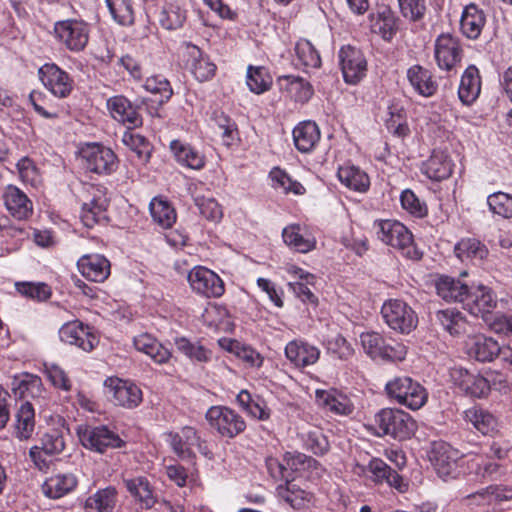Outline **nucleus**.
<instances>
[{"label":"nucleus","instance_id":"f257e3e1","mask_svg":"<svg viewBox=\"0 0 512 512\" xmlns=\"http://www.w3.org/2000/svg\"><path fill=\"white\" fill-rule=\"evenodd\" d=\"M367 427L378 437L391 436L394 439L404 440L413 435L416 424L414 419L400 409L384 408L378 411L373 423Z\"/></svg>","mask_w":512,"mask_h":512},{"label":"nucleus","instance_id":"f03ea898","mask_svg":"<svg viewBox=\"0 0 512 512\" xmlns=\"http://www.w3.org/2000/svg\"><path fill=\"white\" fill-rule=\"evenodd\" d=\"M373 229L382 243L399 250L409 259H420L421 253L414 245L412 233L401 222L393 219L376 220Z\"/></svg>","mask_w":512,"mask_h":512},{"label":"nucleus","instance_id":"7ed1b4c3","mask_svg":"<svg viewBox=\"0 0 512 512\" xmlns=\"http://www.w3.org/2000/svg\"><path fill=\"white\" fill-rule=\"evenodd\" d=\"M385 391L390 399L411 410L420 409L428 400L426 388L408 376L391 379L386 383Z\"/></svg>","mask_w":512,"mask_h":512},{"label":"nucleus","instance_id":"20e7f679","mask_svg":"<svg viewBox=\"0 0 512 512\" xmlns=\"http://www.w3.org/2000/svg\"><path fill=\"white\" fill-rule=\"evenodd\" d=\"M429 458L437 475L444 481L456 479L461 474H465L463 461H466L467 457L445 442L434 443Z\"/></svg>","mask_w":512,"mask_h":512},{"label":"nucleus","instance_id":"39448f33","mask_svg":"<svg viewBox=\"0 0 512 512\" xmlns=\"http://www.w3.org/2000/svg\"><path fill=\"white\" fill-rule=\"evenodd\" d=\"M83 167L91 173L110 175L118 167V159L112 149L100 143H86L79 151Z\"/></svg>","mask_w":512,"mask_h":512},{"label":"nucleus","instance_id":"423d86ee","mask_svg":"<svg viewBox=\"0 0 512 512\" xmlns=\"http://www.w3.org/2000/svg\"><path fill=\"white\" fill-rule=\"evenodd\" d=\"M205 419L209 426L223 438H235L246 429L244 418L227 406H211L206 411Z\"/></svg>","mask_w":512,"mask_h":512},{"label":"nucleus","instance_id":"0eeeda50","mask_svg":"<svg viewBox=\"0 0 512 512\" xmlns=\"http://www.w3.org/2000/svg\"><path fill=\"white\" fill-rule=\"evenodd\" d=\"M84 188L80 219L84 226L93 228L95 225L104 223L107 220L108 199L105 194V188L102 186L88 184Z\"/></svg>","mask_w":512,"mask_h":512},{"label":"nucleus","instance_id":"6e6552de","mask_svg":"<svg viewBox=\"0 0 512 512\" xmlns=\"http://www.w3.org/2000/svg\"><path fill=\"white\" fill-rule=\"evenodd\" d=\"M77 435L80 443L86 449L98 453H104L108 449L119 448L123 445L119 435L104 425H79Z\"/></svg>","mask_w":512,"mask_h":512},{"label":"nucleus","instance_id":"1a4fd4ad","mask_svg":"<svg viewBox=\"0 0 512 512\" xmlns=\"http://www.w3.org/2000/svg\"><path fill=\"white\" fill-rule=\"evenodd\" d=\"M385 323L394 331L402 334L410 333L417 326V316L413 309L404 301L389 299L381 308Z\"/></svg>","mask_w":512,"mask_h":512},{"label":"nucleus","instance_id":"9d476101","mask_svg":"<svg viewBox=\"0 0 512 512\" xmlns=\"http://www.w3.org/2000/svg\"><path fill=\"white\" fill-rule=\"evenodd\" d=\"M355 473L369 477L375 484L386 483L400 493L408 490V483L380 458H372L367 465H357Z\"/></svg>","mask_w":512,"mask_h":512},{"label":"nucleus","instance_id":"9b49d317","mask_svg":"<svg viewBox=\"0 0 512 512\" xmlns=\"http://www.w3.org/2000/svg\"><path fill=\"white\" fill-rule=\"evenodd\" d=\"M57 38L71 51L83 50L89 40V26L83 20L67 19L55 23Z\"/></svg>","mask_w":512,"mask_h":512},{"label":"nucleus","instance_id":"f8f14e48","mask_svg":"<svg viewBox=\"0 0 512 512\" xmlns=\"http://www.w3.org/2000/svg\"><path fill=\"white\" fill-rule=\"evenodd\" d=\"M104 386L112 396L114 404L125 409H134L143 400L141 388L129 380L110 377L105 380Z\"/></svg>","mask_w":512,"mask_h":512},{"label":"nucleus","instance_id":"ddd939ff","mask_svg":"<svg viewBox=\"0 0 512 512\" xmlns=\"http://www.w3.org/2000/svg\"><path fill=\"white\" fill-rule=\"evenodd\" d=\"M188 282L194 292L207 298L220 297L225 291L223 280L203 266H196L188 273Z\"/></svg>","mask_w":512,"mask_h":512},{"label":"nucleus","instance_id":"4468645a","mask_svg":"<svg viewBox=\"0 0 512 512\" xmlns=\"http://www.w3.org/2000/svg\"><path fill=\"white\" fill-rule=\"evenodd\" d=\"M339 62L343 78L348 84H357L367 72V60L363 52L351 45L341 47Z\"/></svg>","mask_w":512,"mask_h":512},{"label":"nucleus","instance_id":"2eb2a0df","mask_svg":"<svg viewBox=\"0 0 512 512\" xmlns=\"http://www.w3.org/2000/svg\"><path fill=\"white\" fill-rule=\"evenodd\" d=\"M59 337L62 342L75 345L85 352L92 351L99 343L93 328L79 320L65 323L59 330Z\"/></svg>","mask_w":512,"mask_h":512},{"label":"nucleus","instance_id":"dca6fc26","mask_svg":"<svg viewBox=\"0 0 512 512\" xmlns=\"http://www.w3.org/2000/svg\"><path fill=\"white\" fill-rule=\"evenodd\" d=\"M43 86L55 97L66 98L73 89V80L69 74L54 63H45L38 70Z\"/></svg>","mask_w":512,"mask_h":512},{"label":"nucleus","instance_id":"f3484780","mask_svg":"<svg viewBox=\"0 0 512 512\" xmlns=\"http://www.w3.org/2000/svg\"><path fill=\"white\" fill-rule=\"evenodd\" d=\"M463 50L457 37L451 34H441L435 40L434 56L440 69L451 71L462 60Z\"/></svg>","mask_w":512,"mask_h":512},{"label":"nucleus","instance_id":"a211bd4d","mask_svg":"<svg viewBox=\"0 0 512 512\" xmlns=\"http://www.w3.org/2000/svg\"><path fill=\"white\" fill-rule=\"evenodd\" d=\"M463 464L465 474L479 483L495 481L504 474L503 467L488 455H471Z\"/></svg>","mask_w":512,"mask_h":512},{"label":"nucleus","instance_id":"6ab92c4d","mask_svg":"<svg viewBox=\"0 0 512 512\" xmlns=\"http://www.w3.org/2000/svg\"><path fill=\"white\" fill-rule=\"evenodd\" d=\"M497 306V297L491 288L485 285H478L467 290L464 298L463 308L471 315L484 316L492 312Z\"/></svg>","mask_w":512,"mask_h":512},{"label":"nucleus","instance_id":"aec40b11","mask_svg":"<svg viewBox=\"0 0 512 512\" xmlns=\"http://www.w3.org/2000/svg\"><path fill=\"white\" fill-rule=\"evenodd\" d=\"M184 48L187 57L186 66L194 77L200 82L211 80L215 76L217 67L208 55L191 43H185Z\"/></svg>","mask_w":512,"mask_h":512},{"label":"nucleus","instance_id":"412c9836","mask_svg":"<svg viewBox=\"0 0 512 512\" xmlns=\"http://www.w3.org/2000/svg\"><path fill=\"white\" fill-rule=\"evenodd\" d=\"M107 109L116 121L127 126L128 129L140 127L142 117L137 108L123 95H116L107 100Z\"/></svg>","mask_w":512,"mask_h":512},{"label":"nucleus","instance_id":"4be33fe9","mask_svg":"<svg viewBox=\"0 0 512 512\" xmlns=\"http://www.w3.org/2000/svg\"><path fill=\"white\" fill-rule=\"evenodd\" d=\"M312 461V458L302 453H286L282 461L277 458L269 457L266 460V465L270 475L274 479L286 481L291 476L289 470H300L305 464L309 466Z\"/></svg>","mask_w":512,"mask_h":512},{"label":"nucleus","instance_id":"5701e85b","mask_svg":"<svg viewBox=\"0 0 512 512\" xmlns=\"http://www.w3.org/2000/svg\"><path fill=\"white\" fill-rule=\"evenodd\" d=\"M3 201L9 214L17 220H26L33 214V202L17 186L5 188Z\"/></svg>","mask_w":512,"mask_h":512},{"label":"nucleus","instance_id":"b1692460","mask_svg":"<svg viewBox=\"0 0 512 512\" xmlns=\"http://www.w3.org/2000/svg\"><path fill=\"white\" fill-rule=\"evenodd\" d=\"M285 356L295 367L305 368L319 360L320 350L304 340L297 339L287 343Z\"/></svg>","mask_w":512,"mask_h":512},{"label":"nucleus","instance_id":"393cba45","mask_svg":"<svg viewBox=\"0 0 512 512\" xmlns=\"http://www.w3.org/2000/svg\"><path fill=\"white\" fill-rule=\"evenodd\" d=\"M79 272L89 281L104 282L110 275V262L100 254L83 255L77 261Z\"/></svg>","mask_w":512,"mask_h":512},{"label":"nucleus","instance_id":"a878e982","mask_svg":"<svg viewBox=\"0 0 512 512\" xmlns=\"http://www.w3.org/2000/svg\"><path fill=\"white\" fill-rule=\"evenodd\" d=\"M486 24V14L475 3L464 6L460 18V31L468 39L476 40L480 37Z\"/></svg>","mask_w":512,"mask_h":512},{"label":"nucleus","instance_id":"bb28decb","mask_svg":"<svg viewBox=\"0 0 512 512\" xmlns=\"http://www.w3.org/2000/svg\"><path fill=\"white\" fill-rule=\"evenodd\" d=\"M169 443L173 451L180 457H189L192 454L193 447H197L199 451L206 454V447L195 428L186 426L180 432L169 434Z\"/></svg>","mask_w":512,"mask_h":512},{"label":"nucleus","instance_id":"cd10ccee","mask_svg":"<svg viewBox=\"0 0 512 512\" xmlns=\"http://www.w3.org/2000/svg\"><path fill=\"white\" fill-rule=\"evenodd\" d=\"M124 484L128 492L143 509H151L156 503L154 489L145 476L125 478Z\"/></svg>","mask_w":512,"mask_h":512},{"label":"nucleus","instance_id":"c85d7f7f","mask_svg":"<svg viewBox=\"0 0 512 512\" xmlns=\"http://www.w3.org/2000/svg\"><path fill=\"white\" fill-rule=\"evenodd\" d=\"M421 171L431 180L442 181L452 174L453 163L446 152L434 150L422 164Z\"/></svg>","mask_w":512,"mask_h":512},{"label":"nucleus","instance_id":"c756f323","mask_svg":"<svg viewBox=\"0 0 512 512\" xmlns=\"http://www.w3.org/2000/svg\"><path fill=\"white\" fill-rule=\"evenodd\" d=\"M170 150L175 160L184 167L192 170H201L206 165V158L199 150L192 145L180 140H173L170 143Z\"/></svg>","mask_w":512,"mask_h":512},{"label":"nucleus","instance_id":"7c9ffc66","mask_svg":"<svg viewBox=\"0 0 512 512\" xmlns=\"http://www.w3.org/2000/svg\"><path fill=\"white\" fill-rule=\"evenodd\" d=\"M467 354L480 362H490L499 353V344L497 341L484 335H474L468 337L466 341Z\"/></svg>","mask_w":512,"mask_h":512},{"label":"nucleus","instance_id":"2f4dec72","mask_svg":"<svg viewBox=\"0 0 512 512\" xmlns=\"http://www.w3.org/2000/svg\"><path fill=\"white\" fill-rule=\"evenodd\" d=\"M133 345L137 351L147 355L157 364L166 363L171 357L170 351L149 333L135 336Z\"/></svg>","mask_w":512,"mask_h":512},{"label":"nucleus","instance_id":"473e14b6","mask_svg":"<svg viewBox=\"0 0 512 512\" xmlns=\"http://www.w3.org/2000/svg\"><path fill=\"white\" fill-rule=\"evenodd\" d=\"M293 141L301 153L311 152L320 140V130L315 122L303 121L293 129Z\"/></svg>","mask_w":512,"mask_h":512},{"label":"nucleus","instance_id":"72a5a7b5","mask_svg":"<svg viewBox=\"0 0 512 512\" xmlns=\"http://www.w3.org/2000/svg\"><path fill=\"white\" fill-rule=\"evenodd\" d=\"M481 91V78L476 66L470 65L463 72L458 88V97L465 105L472 104Z\"/></svg>","mask_w":512,"mask_h":512},{"label":"nucleus","instance_id":"f704fd0d","mask_svg":"<svg viewBox=\"0 0 512 512\" xmlns=\"http://www.w3.org/2000/svg\"><path fill=\"white\" fill-rule=\"evenodd\" d=\"M316 401L323 408L339 415H349L354 410L351 400L336 390H317Z\"/></svg>","mask_w":512,"mask_h":512},{"label":"nucleus","instance_id":"c9c22d12","mask_svg":"<svg viewBox=\"0 0 512 512\" xmlns=\"http://www.w3.org/2000/svg\"><path fill=\"white\" fill-rule=\"evenodd\" d=\"M12 390L16 397L24 401L37 399L41 397L44 392L41 378L29 373L14 377Z\"/></svg>","mask_w":512,"mask_h":512},{"label":"nucleus","instance_id":"e433bc0d","mask_svg":"<svg viewBox=\"0 0 512 512\" xmlns=\"http://www.w3.org/2000/svg\"><path fill=\"white\" fill-rule=\"evenodd\" d=\"M77 478L72 473H60L45 480L42 491L51 499H58L73 491L77 486Z\"/></svg>","mask_w":512,"mask_h":512},{"label":"nucleus","instance_id":"4c0bfd02","mask_svg":"<svg viewBox=\"0 0 512 512\" xmlns=\"http://www.w3.org/2000/svg\"><path fill=\"white\" fill-rule=\"evenodd\" d=\"M236 400L239 406L251 418L266 421L271 416V409L268 407L266 401L258 395H252L247 390H241Z\"/></svg>","mask_w":512,"mask_h":512},{"label":"nucleus","instance_id":"58836bf2","mask_svg":"<svg viewBox=\"0 0 512 512\" xmlns=\"http://www.w3.org/2000/svg\"><path fill=\"white\" fill-rule=\"evenodd\" d=\"M436 292L446 302H459L463 305L468 290L459 279L440 276L435 282Z\"/></svg>","mask_w":512,"mask_h":512},{"label":"nucleus","instance_id":"ea45409f","mask_svg":"<svg viewBox=\"0 0 512 512\" xmlns=\"http://www.w3.org/2000/svg\"><path fill=\"white\" fill-rule=\"evenodd\" d=\"M278 84L297 102L305 103L313 95L311 84L299 76L283 75L278 78Z\"/></svg>","mask_w":512,"mask_h":512},{"label":"nucleus","instance_id":"a19ab883","mask_svg":"<svg viewBox=\"0 0 512 512\" xmlns=\"http://www.w3.org/2000/svg\"><path fill=\"white\" fill-rule=\"evenodd\" d=\"M337 176L343 185L356 192H366L370 186L368 175L354 165L340 166Z\"/></svg>","mask_w":512,"mask_h":512},{"label":"nucleus","instance_id":"79ce46f5","mask_svg":"<svg viewBox=\"0 0 512 512\" xmlns=\"http://www.w3.org/2000/svg\"><path fill=\"white\" fill-rule=\"evenodd\" d=\"M407 78L415 91L422 96H432L437 90L438 85L433 80L431 72L419 65L408 69Z\"/></svg>","mask_w":512,"mask_h":512},{"label":"nucleus","instance_id":"37998d69","mask_svg":"<svg viewBox=\"0 0 512 512\" xmlns=\"http://www.w3.org/2000/svg\"><path fill=\"white\" fill-rule=\"evenodd\" d=\"M117 502V491L114 487L100 489L89 496L84 504L87 512H112Z\"/></svg>","mask_w":512,"mask_h":512},{"label":"nucleus","instance_id":"c03bdc74","mask_svg":"<svg viewBox=\"0 0 512 512\" xmlns=\"http://www.w3.org/2000/svg\"><path fill=\"white\" fill-rule=\"evenodd\" d=\"M15 434L20 440L29 439L35 428V411L29 401H23L17 409Z\"/></svg>","mask_w":512,"mask_h":512},{"label":"nucleus","instance_id":"a18cd8bd","mask_svg":"<svg viewBox=\"0 0 512 512\" xmlns=\"http://www.w3.org/2000/svg\"><path fill=\"white\" fill-rule=\"evenodd\" d=\"M465 419L483 435L495 432L498 427L497 418L489 411L480 407H472L466 410Z\"/></svg>","mask_w":512,"mask_h":512},{"label":"nucleus","instance_id":"49530a36","mask_svg":"<svg viewBox=\"0 0 512 512\" xmlns=\"http://www.w3.org/2000/svg\"><path fill=\"white\" fill-rule=\"evenodd\" d=\"M300 225L291 224L283 229L282 237L287 246L291 249L307 253L315 248L316 241L313 237H305L300 233Z\"/></svg>","mask_w":512,"mask_h":512},{"label":"nucleus","instance_id":"de8ad7c7","mask_svg":"<svg viewBox=\"0 0 512 512\" xmlns=\"http://www.w3.org/2000/svg\"><path fill=\"white\" fill-rule=\"evenodd\" d=\"M456 256L465 259L483 261L488 256L487 247L476 238H463L454 247Z\"/></svg>","mask_w":512,"mask_h":512},{"label":"nucleus","instance_id":"09e8293b","mask_svg":"<svg viewBox=\"0 0 512 512\" xmlns=\"http://www.w3.org/2000/svg\"><path fill=\"white\" fill-rule=\"evenodd\" d=\"M150 214L160 227L170 228L176 221V212L171 204L160 198H153L150 202Z\"/></svg>","mask_w":512,"mask_h":512},{"label":"nucleus","instance_id":"8fccbe9b","mask_svg":"<svg viewBox=\"0 0 512 512\" xmlns=\"http://www.w3.org/2000/svg\"><path fill=\"white\" fill-rule=\"evenodd\" d=\"M269 178L271 179L272 187L274 189H281L285 194L303 195L306 192L305 187L300 182L293 180L286 171L279 167H274L270 171Z\"/></svg>","mask_w":512,"mask_h":512},{"label":"nucleus","instance_id":"3c124183","mask_svg":"<svg viewBox=\"0 0 512 512\" xmlns=\"http://www.w3.org/2000/svg\"><path fill=\"white\" fill-rule=\"evenodd\" d=\"M246 84L255 94L268 91L272 85V77L265 67L249 66L247 69Z\"/></svg>","mask_w":512,"mask_h":512},{"label":"nucleus","instance_id":"603ef678","mask_svg":"<svg viewBox=\"0 0 512 512\" xmlns=\"http://www.w3.org/2000/svg\"><path fill=\"white\" fill-rule=\"evenodd\" d=\"M122 142L136 154L141 163L145 164L148 162L151 155V146L144 136L128 129L122 136Z\"/></svg>","mask_w":512,"mask_h":512},{"label":"nucleus","instance_id":"864d4df0","mask_svg":"<svg viewBox=\"0 0 512 512\" xmlns=\"http://www.w3.org/2000/svg\"><path fill=\"white\" fill-rule=\"evenodd\" d=\"M187 11L177 3L166 5L160 13L159 22L167 30H176L183 26Z\"/></svg>","mask_w":512,"mask_h":512},{"label":"nucleus","instance_id":"5fc2aeb1","mask_svg":"<svg viewBox=\"0 0 512 512\" xmlns=\"http://www.w3.org/2000/svg\"><path fill=\"white\" fill-rule=\"evenodd\" d=\"M177 349L188 357L191 361L197 363H207L212 358V351L200 344L199 342H191L186 338L176 340Z\"/></svg>","mask_w":512,"mask_h":512},{"label":"nucleus","instance_id":"6e6d98bb","mask_svg":"<svg viewBox=\"0 0 512 512\" xmlns=\"http://www.w3.org/2000/svg\"><path fill=\"white\" fill-rule=\"evenodd\" d=\"M278 496L293 508H300L305 501H309V493L299 488L295 483L286 480L276 488Z\"/></svg>","mask_w":512,"mask_h":512},{"label":"nucleus","instance_id":"4d7b16f0","mask_svg":"<svg viewBox=\"0 0 512 512\" xmlns=\"http://www.w3.org/2000/svg\"><path fill=\"white\" fill-rule=\"evenodd\" d=\"M112 18L123 26L134 23V10L131 0H106Z\"/></svg>","mask_w":512,"mask_h":512},{"label":"nucleus","instance_id":"13d9d810","mask_svg":"<svg viewBox=\"0 0 512 512\" xmlns=\"http://www.w3.org/2000/svg\"><path fill=\"white\" fill-rule=\"evenodd\" d=\"M325 348L331 357L341 361L351 359L354 354L351 344L341 334L327 338Z\"/></svg>","mask_w":512,"mask_h":512},{"label":"nucleus","instance_id":"bf43d9fd","mask_svg":"<svg viewBox=\"0 0 512 512\" xmlns=\"http://www.w3.org/2000/svg\"><path fill=\"white\" fill-rule=\"evenodd\" d=\"M436 320L444 330L451 335H456L464 328V318L462 314L455 309H444L436 312Z\"/></svg>","mask_w":512,"mask_h":512},{"label":"nucleus","instance_id":"052dcab7","mask_svg":"<svg viewBox=\"0 0 512 512\" xmlns=\"http://www.w3.org/2000/svg\"><path fill=\"white\" fill-rule=\"evenodd\" d=\"M15 287L22 296L36 301H46L52 294L50 287L43 282H18Z\"/></svg>","mask_w":512,"mask_h":512},{"label":"nucleus","instance_id":"680f3d73","mask_svg":"<svg viewBox=\"0 0 512 512\" xmlns=\"http://www.w3.org/2000/svg\"><path fill=\"white\" fill-rule=\"evenodd\" d=\"M297 59L305 67L318 68L321 65V57L312 43L306 39H300L295 46Z\"/></svg>","mask_w":512,"mask_h":512},{"label":"nucleus","instance_id":"e2e57ef3","mask_svg":"<svg viewBox=\"0 0 512 512\" xmlns=\"http://www.w3.org/2000/svg\"><path fill=\"white\" fill-rule=\"evenodd\" d=\"M64 428L52 429L41 438V447L48 456L60 454L66 446Z\"/></svg>","mask_w":512,"mask_h":512},{"label":"nucleus","instance_id":"0e129e2a","mask_svg":"<svg viewBox=\"0 0 512 512\" xmlns=\"http://www.w3.org/2000/svg\"><path fill=\"white\" fill-rule=\"evenodd\" d=\"M487 204L492 213L503 218H512V196L504 192H495L488 196Z\"/></svg>","mask_w":512,"mask_h":512},{"label":"nucleus","instance_id":"69168bd1","mask_svg":"<svg viewBox=\"0 0 512 512\" xmlns=\"http://www.w3.org/2000/svg\"><path fill=\"white\" fill-rule=\"evenodd\" d=\"M400 202L402 208L415 217L422 218L427 215L425 202L421 201L410 189H406L401 193Z\"/></svg>","mask_w":512,"mask_h":512},{"label":"nucleus","instance_id":"338daca9","mask_svg":"<svg viewBox=\"0 0 512 512\" xmlns=\"http://www.w3.org/2000/svg\"><path fill=\"white\" fill-rule=\"evenodd\" d=\"M144 88L152 94H158L160 103L168 101L173 93L169 81L162 76L148 77L144 83Z\"/></svg>","mask_w":512,"mask_h":512},{"label":"nucleus","instance_id":"774afa93","mask_svg":"<svg viewBox=\"0 0 512 512\" xmlns=\"http://www.w3.org/2000/svg\"><path fill=\"white\" fill-rule=\"evenodd\" d=\"M305 446L316 455H323L329 449V443L325 435L319 429L309 430L303 435Z\"/></svg>","mask_w":512,"mask_h":512}]
</instances>
